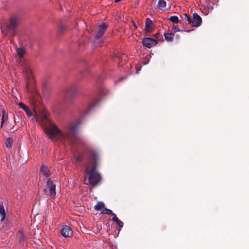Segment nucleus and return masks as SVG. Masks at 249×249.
Here are the masks:
<instances>
[{"instance_id": "2f4dec72", "label": "nucleus", "mask_w": 249, "mask_h": 249, "mask_svg": "<svg viewBox=\"0 0 249 249\" xmlns=\"http://www.w3.org/2000/svg\"><path fill=\"white\" fill-rule=\"evenodd\" d=\"M10 42H11V43H13V44L15 45V44H14V41H13V39H11L10 40Z\"/></svg>"}, {"instance_id": "a211bd4d", "label": "nucleus", "mask_w": 249, "mask_h": 249, "mask_svg": "<svg viewBox=\"0 0 249 249\" xmlns=\"http://www.w3.org/2000/svg\"><path fill=\"white\" fill-rule=\"evenodd\" d=\"M12 142H13L12 139H11L10 138H8L6 139V142H5L6 146L8 148H10L12 146Z\"/></svg>"}, {"instance_id": "20e7f679", "label": "nucleus", "mask_w": 249, "mask_h": 249, "mask_svg": "<svg viewBox=\"0 0 249 249\" xmlns=\"http://www.w3.org/2000/svg\"><path fill=\"white\" fill-rule=\"evenodd\" d=\"M21 68L22 73L26 79V88L29 90L30 84L33 81V74L29 63L27 61L18 64Z\"/></svg>"}, {"instance_id": "f3484780", "label": "nucleus", "mask_w": 249, "mask_h": 249, "mask_svg": "<svg viewBox=\"0 0 249 249\" xmlns=\"http://www.w3.org/2000/svg\"><path fill=\"white\" fill-rule=\"evenodd\" d=\"M164 35L166 41L168 42H171L173 40V38L174 36V34L172 33H164Z\"/></svg>"}, {"instance_id": "f8f14e48", "label": "nucleus", "mask_w": 249, "mask_h": 249, "mask_svg": "<svg viewBox=\"0 0 249 249\" xmlns=\"http://www.w3.org/2000/svg\"><path fill=\"white\" fill-rule=\"evenodd\" d=\"M18 105L25 111L28 116H31L32 115V113L30 109L23 103L20 102L19 103Z\"/></svg>"}, {"instance_id": "2eb2a0df", "label": "nucleus", "mask_w": 249, "mask_h": 249, "mask_svg": "<svg viewBox=\"0 0 249 249\" xmlns=\"http://www.w3.org/2000/svg\"><path fill=\"white\" fill-rule=\"evenodd\" d=\"M153 23L149 18L146 20L145 29L147 32H150L152 29Z\"/></svg>"}, {"instance_id": "1a4fd4ad", "label": "nucleus", "mask_w": 249, "mask_h": 249, "mask_svg": "<svg viewBox=\"0 0 249 249\" xmlns=\"http://www.w3.org/2000/svg\"><path fill=\"white\" fill-rule=\"evenodd\" d=\"M142 42L143 45L147 48H150L157 44V41L156 40L150 38L143 39Z\"/></svg>"}, {"instance_id": "9d476101", "label": "nucleus", "mask_w": 249, "mask_h": 249, "mask_svg": "<svg viewBox=\"0 0 249 249\" xmlns=\"http://www.w3.org/2000/svg\"><path fill=\"white\" fill-rule=\"evenodd\" d=\"M78 89V86L76 85H72L70 86L67 89V93L71 96H74Z\"/></svg>"}, {"instance_id": "423d86ee", "label": "nucleus", "mask_w": 249, "mask_h": 249, "mask_svg": "<svg viewBox=\"0 0 249 249\" xmlns=\"http://www.w3.org/2000/svg\"><path fill=\"white\" fill-rule=\"evenodd\" d=\"M56 185L49 179L47 182V188L45 191L47 193V190L49 192V195L51 196L54 197L55 196Z\"/></svg>"}, {"instance_id": "a878e982", "label": "nucleus", "mask_w": 249, "mask_h": 249, "mask_svg": "<svg viewBox=\"0 0 249 249\" xmlns=\"http://www.w3.org/2000/svg\"><path fill=\"white\" fill-rule=\"evenodd\" d=\"M117 223L120 227H122L123 226V223L122 221H121L120 220H119V221H117Z\"/></svg>"}, {"instance_id": "f257e3e1", "label": "nucleus", "mask_w": 249, "mask_h": 249, "mask_svg": "<svg viewBox=\"0 0 249 249\" xmlns=\"http://www.w3.org/2000/svg\"><path fill=\"white\" fill-rule=\"evenodd\" d=\"M77 129L78 124L71 123L65 126L63 131H61L55 124L48 122V124L45 126L44 131L48 138L52 141L58 140L65 142H69L74 137Z\"/></svg>"}, {"instance_id": "6e6552de", "label": "nucleus", "mask_w": 249, "mask_h": 249, "mask_svg": "<svg viewBox=\"0 0 249 249\" xmlns=\"http://www.w3.org/2000/svg\"><path fill=\"white\" fill-rule=\"evenodd\" d=\"M61 234L65 237H70L72 235V231L69 226H65L61 230Z\"/></svg>"}, {"instance_id": "b1692460", "label": "nucleus", "mask_w": 249, "mask_h": 249, "mask_svg": "<svg viewBox=\"0 0 249 249\" xmlns=\"http://www.w3.org/2000/svg\"><path fill=\"white\" fill-rule=\"evenodd\" d=\"M32 120H36L37 122H39V118L36 116V115H35L33 116V118H32Z\"/></svg>"}, {"instance_id": "473e14b6", "label": "nucleus", "mask_w": 249, "mask_h": 249, "mask_svg": "<svg viewBox=\"0 0 249 249\" xmlns=\"http://www.w3.org/2000/svg\"><path fill=\"white\" fill-rule=\"evenodd\" d=\"M7 115H5L4 114V120L5 119H7Z\"/></svg>"}, {"instance_id": "c756f323", "label": "nucleus", "mask_w": 249, "mask_h": 249, "mask_svg": "<svg viewBox=\"0 0 249 249\" xmlns=\"http://www.w3.org/2000/svg\"><path fill=\"white\" fill-rule=\"evenodd\" d=\"M19 233L21 235V236H23V231L21 230H20L19 231Z\"/></svg>"}, {"instance_id": "39448f33", "label": "nucleus", "mask_w": 249, "mask_h": 249, "mask_svg": "<svg viewBox=\"0 0 249 249\" xmlns=\"http://www.w3.org/2000/svg\"><path fill=\"white\" fill-rule=\"evenodd\" d=\"M16 51V61L18 64L27 62L24 56L26 54V50L24 47H18L15 46Z\"/></svg>"}, {"instance_id": "7c9ffc66", "label": "nucleus", "mask_w": 249, "mask_h": 249, "mask_svg": "<svg viewBox=\"0 0 249 249\" xmlns=\"http://www.w3.org/2000/svg\"><path fill=\"white\" fill-rule=\"evenodd\" d=\"M133 25L135 29H136L137 28V26L136 25V24L134 22V21H133Z\"/></svg>"}, {"instance_id": "dca6fc26", "label": "nucleus", "mask_w": 249, "mask_h": 249, "mask_svg": "<svg viewBox=\"0 0 249 249\" xmlns=\"http://www.w3.org/2000/svg\"><path fill=\"white\" fill-rule=\"evenodd\" d=\"M40 173L42 175H44L46 177L49 176V171L48 168L45 166H42L40 169Z\"/></svg>"}, {"instance_id": "cd10ccee", "label": "nucleus", "mask_w": 249, "mask_h": 249, "mask_svg": "<svg viewBox=\"0 0 249 249\" xmlns=\"http://www.w3.org/2000/svg\"><path fill=\"white\" fill-rule=\"evenodd\" d=\"M42 119L43 120H45L47 122H48V119L47 118V116L45 115H43L42 117Z\"/></svg>"}, {"instance_id": "f03ea898", "label": "nucleus", "mask_w": 249, "mask_h": 249, "mask_svg": "<svg viewBox=\"0 0 249 249\" xmlns=\"http://www.w3.org/2000/svg\"><path fill=\"white\" fill-rule=\"evenodd\" d=\"M99 158V154L96 151H91L89 154V164L86 166L85 172L89 174V183L92 185H97L101 179L96 171Z\"/></svg>"}, {"instance_id": "393cba45", "label": "nucleus", "mask_w": 249, "mask_h": 249, "mask_svg": "<svg viewBox=\"0 0 249 249\" xmlns=\"http://www.w3.org/2000/svg\"><path fill=\"white\" fill-rule=\"evenodd\" d=\"M114 215V217L112 218V220L116 222V223L117 222V221H119V219L118 218L116 217V215L115 214H113Z\"/></svg>"}, {"instance_id": "ddd939ff", "label": "nucleus", "mask_w": 249, "mask_h": 249, "mask_svg": "<svg viewBox=\"0 0 249 249\" xmlns=\"http://www.w3.org/2000/svg\"><path fill=\"white\" fill-rule=\"evenodd\" d=\"M6 213L2 204L0 203V221H3L5 218Z\"/></svg>"}, {"instance_id": "4468645a", "label": "nucleus", "mask_w": 249, "mask_h": 249, "mask_svg": "<svg viewBox=\"0 0 249 249\" xmlns=\"http://www.w3.org/2000/svg\"><path fill=\"white\" fill-rule=\"evenodd\" d=\"M158 7L161 10H165L166 9V2L164 0H159L158 3Z\"/></svg>"}, {"instance_id": "72a5a7b5", "label": "nucleus", "mask_w": 249, "mask_h": 249, "mask_svg": "<svg viewBox=\"0 0 249 249\" xmlns=\"http://www.w3.org/2000/svg\"><path fill=\"white\" fill-rule=\"evenodd\" d=\"M121 0H115V2H118L119 1H120Z\"/></svg>"}, {"instance_id": "4be33fe9", "label": "nucleus", "mask_w": 249, "mask_h": 249, "mask_svg": "<svg viewBox=\"0 0 249 249\" xmlns=\"http://www.w3.org/2000/svg\"><path fill=\"white\" fill-rule=\"evenodd\" d=\"M184 17V19L188 22L189 24L191 25L192 19L187 14L185 13L183 14Z\"/></svg>"}, {"instance_id": "9b49d317", "label": "nucleus", "mask_w": 249, "mask_h": 249, "mask_svg": "<svg viewBox=\"0 0 249 249\" xmlns=\"http://www.w3.org/2000/svg\"><path fill=\"white\" fill-rule=\"evenodd\" d=\"M107 25L104 23L100 26L98 33L96 36V39H99L103 36L105 31L107 29Z\"/></svg>"}, {"instance_id": "c85d7f7f", "label": "nucleus", "mask_w": 249, "mask_h": 249, "mask_svg": "<svg viewBox=\"0 0 249 249\" xmlns=\"http://www.w3.org/2000/svg\"><path fill=\"white\" fill-rule=\"evenodd\" d=\"M4 112H3V116H2V119L1 121V126H2L3 123H4Z\"/></svg>"}, {"instance_id": "bb28decb", "label": "nucleus", "mask_w": 249, "mask_h": 249, "mask_svg": "<svg viewBox=\"0 0 249 249\" xmlns=\"http://www.w3.org/2000/svg\"><path fill=\"white\" fill-rule=\"evenodd\" d=\"M76 162H79L82 160V158L80 156H77L75 160Z\"/></svg>"}, {"instance_id": "6ab92c4d", "label": "nucleus", "mask_w": 249, "mask_h": 249, "mask_svg": "<svg viewBox=\"0 0 249 249\" xmlns=\"http://www.w3.org/2000/svg\"><path fill=\"white\" fill-rule=\"evenodd\" d=\"M104 206V204L102 202H98L94 206L96 210H99Z\"/></svg>"}, {"instance_id": "5701e85b", "label": "nucleus", "mask_w": 249, "mask_h": 249, "mask_svg": "<svg viewBox=\"0 0 249 249\" xmlns=\"http://www.w3.org/2000/svg\"><path fill=\"white\" fill-rule=\"evenodd\" d=\"M172 30L174 32H179L180 30L178 28V27L176 26H173L172 27Z\"/></svg>"}, {"instance_id": "aec40b11", "label": "nucleus", "mask_w": 249, "mask_h": 249, "mask_svg": "<svg viewBox=\"0 0 249 249\" xmlns=\"http://www.w3.org/2000/svg\"><path fill=\"white\" fill-rule=\"evenodd\" d=\"M101 214H107L108 215L114 214L112 211L107 208H105L104 210L101 213Z\"/></svg>"}, {"instance_id": "7ed1b4c3", "label": "nucleus", "mask_w": 249, "mask_h": 249, "mask_svg": "<svg viewBox=\"0 0 249 249\" xmlns=\"http://www.w3.org/2000/svg\"><path fill=\"white\" fill-rule=\"evenodd\" d=\"M18 25V20L15 18H11L9 21L4 26L2 27V33L4 36H6L8 34L13 37L15 35V30Z\"/></svg>"}, {"instance_id": "0eeeda50", "label": "nucleus", "mask_w": 249, "mask_h": 249, "mask_svg": "<svg viewBox=\"0 0 249 249\" xmlns=\"http://www.w3.org/2000/svg\"><path fill=\"white\" fill-rule=\"evenodd\" d=\"M202 22V19L200 16L197 13H194L193 14V19H192L191 25L193 27H199Z\"/></svg>"}, {"instance_id": "412c9836", "label": "nucleus", "mask_w": 249, "mask_h": 249, "mask_svg": "<svg viewBox=\"0 0 249 249\" xmlns=\"http://www.w3.org/2000/svg\"><path fill=\"white\" fill-rule=\"evenodd\" d=\"M170 20L174 23H178L179 22V19L178 17L176 16L170 17Z\"/></svg>"}]
</instances>
